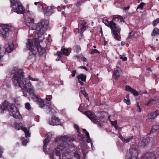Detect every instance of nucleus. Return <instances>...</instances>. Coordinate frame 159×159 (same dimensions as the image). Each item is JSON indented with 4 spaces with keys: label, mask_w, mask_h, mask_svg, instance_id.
<instances>
[{
    "label": "nucleus",
    "mask_w": 159,
    "mask_h": 159,
    "mask_svg": "<svg viewBox=\"0 0 159 159\" xmlns=\"http://www.w3.org/2000/svg\"><path fill=\"white\" fill-rule=\"evenodd\" d=\"M27 143V139H24L22 141V144L24 145H25Z\"/></svg>",
    "instance_id": "obj_46"
},
{
    "label": "nucleus",
    "mask_w": 159,
    "mask_h": 159,
    "mask_svg": "<svg viewBox=\"0 0 159 159\" xmlns=\"http://www.w3.org/2000/svg\"><path fill=\"white\" fill-rule=\"evenodd\" d=\"M48 110H49V111H50L52 112V113H54V111H55L54 110H54H52V109H48Z\"/></svg>",
    "instance_id": "obj_64"
},
{
    "label": "nucleus",
    "mask_w": 159,
    "mask_h": 159,
    "mask_svg": "<svg viewBox=\"0 0 159 159\" xmlns=\"http://www.w3.org/2000/svg\"><path fill=\"white\" fill-rule=\"evenodd\" d=\"M36 98L37 99L39 107L41 108H43L44 107L45 105L43 100L39 96H36Z\"/></svg>",
    "instance_id": "obj_20"
},
{
    "label": "nucleus",
    "mask_w": 159,
    "mask_h": 159,
    "mask_svg": "<svg viewBox=\"0 0 159 159\" xmlns=\"http://www.w3.org/2000/svg\"><path fill=\"white\" fill-rule=\"evenodd\" d=\"M85 135L87 138H89L90 137L88 131H86V132H85Z\"/></svg>",
    "instance_id": "obj_56"
},
{
    "label": "nucleus",
    "mask_w": 159,
    "mask_h": 159,
    "mask_svg": "<svg viewBox=\"0 0 159 159\" xmlns=\"http://www.w3.org/2000/svg\"><path fill=\"white\" fill-rule=\"evenodd\" d=\"M74 127L77 130H80V128H79L78 126L76 124L74 125Z\"/></svg>",
    "instance_id": "obj_57"
},
{
    "label": "nucleus",
    "mask_w": 159,
    "mask_h": 159,
    "mask_svg": "<svg viewBox=\"0 0 159 159\" xmlns=\"http://www.w3.org/2000/svg\"><path fill=\"white\" fill-rule=\"evenodd\" d=\"M151 35L152 36L159 35V29L157 28H155L151 33Z\"/></svg>",
    "instance_id": "obj_24"
},
{
    "label": "nucleus",
    "mask_w": 159,
    "mask_h": 159,
    "mask_svg": "<svg viewBox=\"0 0 159 159\" xmlns=\"http://www.w3.org/2000/svg\"><path fill=\"white\" fill-rule=\"evenodd\" d=\"M123 101L124 102L126 103V104L128 105H130L131 103L129 99H124L123 100Z\"/></svg>",
    "instance_id": "obj_38"
},
{
    "label": "nucleus",
    "mask_w": 159,
    "mask_h": 159,
    "mask_svg": "<svg viewBox=\"0 0 159 159\" xmlns=\"http://www.w3.org/2000/svg\"><path fill=\"white\" fill-rule=\"evenodd\" d=\"M67 137L66 136H61L59 137H57L55 139V142H58L59 141H63L64 143L63 144L61 143V144L60 146L62 144V145L65 147V148H66V144H65V143H66V142H64L65 141L67 140Z\"/></svg>",
    "instance_id": "obj_16"
},
{
    "label": "nucleus",
    "mask_w": 159,
    "mask_h": 159,
    "mask_svg": "<svg viewBox=\"0 0 159 159\" xmlns=\"http://www.w3.org/2000/svg\"><path fill=\"white\" fill-rule=\"evenodd\" d=\"M18 129H22L23 131H24L26 137L27 138L28 137H30V134L29 132V131L28 130L27 128L25 127H24V128H18Z\"/></svg>",
    "instance_id": "obj_23"
},
{
    "label": "nucleus",
    "mask_w": 159,
    "mask_h": 159,
    "mask_svg": "<svg viewBox=\"0 0 159 159\" xmlns=\"http://www.w3.org/2000/svg\"><path fill=\"white\" fill-rule=\"evenodd\" d=\"M26 14V12L23 14L25 21L26 22L25 24L26 25L28 26L29 27V28L30 29V25L32 24H33L34 22V20L33 18H30V17H28V16L27 17Z\"/></svg>",
    "instance_id": "obj_14"
},
{
    "label": "nucleus",
    "mask_w": 159,
    "mask_h": 159,
    "mask_svg": "<svg viewBox=\"0 0 159 159\" xmlns=\"http://www.w3.org/2000/svg\"><path fill=\"white\" fill-rule=\"evenodd\" d=\"M156 101V98H152L149 99L148 102L145 104V105L147 106L149 105L152 102Z\"/></svg>",
    "instance_id": "obj_28"
},
{
    "label": "nucleus",
    "mask_w": 159,
    "mask_h": 159,
    "mask_svg": "<svg viewBox=\"0 0 159 159\" xmlns=\"http://www.w3.org/2000/svg\"><path fill=\"white\" fill-rule=\"evenodd\" d=\"M158 23H159V18L156 19L154 20L152 22V24L154 26H156Z\"/></svg>",
    "instance_id": "obj_34"
},
{
    "label": "nucleus",
    "mask_w": 159,
    "mask_h": 159,
    "mask_svg": "<svg viewBox=\"0 0 159 159\" xmlns=\"http://www.w3.org/2000/svg\"><path fill=\"white\" fill-rule=\"evenodd\" d=\"M141 159H156V157L154 153L149 152L143 155Z\"/></svg>",
    "instance_id": "obj_15"
},
{
    "label": "nucleus",
    "mask_w": 159,
    "mask_h": 159,
    "mask_svg": "<svg viewBox=\"0 0 159 159\" xmlns=\"http://www.w3.org/2000/svg\"><path fill=\"white\" fill-rule=\"evenodd\" d=\"M159 129V125H153L152 127V128L150 131V133H152V132H154L155 131Z\"/></svg>",
    "instance_id": "obj_26"
},
{
    "label": "nucleus",
    "mask_w": 159,
    "mask_h": 159,
    "mask_svg": "<svg viewBox=\"0 0 159 159\" xmlns=\"http://www.w3.org/2000/svg\"><path fill=\"white\" fill-rule=\"evenodd\" d=\"M61 144V145H58L57 147V149H55L52 155L51 156V159H61V153L60 151H62L63 149H65V147Z\"/></svg>",
    "instance_id": "obj_7"
},
{
    "label": "nucleus",
    "mask_w": 159,
    "mask_h": 159,
    "mask_svg": "<svg viewBox=\"0 0 159 159\" xmlns=\"http://www.w3.org/2000/svg\"><path fill=\"white\" fill-rule=\"evenodd\" d=\"M82 60L84 62H86L87 61V60L85 57H83L82 58Z\"/></svg>",
    "instance_id": "obj_59"
},
{
    "label": "nucleus",
    "mask_w": 159,
    "mask_h": 159,
    "mask_svg": "<svg viewBox=\"0 0 159 159\" xmlns=\"http://www.w3.org/2000/svg\"><path fill=\"white\" fill-rule=\"evenodd\" d=\"M120 76V72L117 69L115 70L113 75V77L115 79H117Z\"/></svg>",
    "instance_id": "obj_25"
},
{
    "label": "nucleus",
    "mask_w": 159,
    "mask_h": 159,
    "mask_svg": "<svg viewBox=\"0 0 159 159\" xmlns=\"http://www.w3.org/2000/svg\"><path fill=\"white\" fill-rule=\"evenodd\" d=\"M54 9H56V7L54 6L47 7L45 13L47 14L48 15H51L54 13Z\"/></svg>",
    "instance_id": "obj_18"
},
{
    "label": "nucleus",
    "mask_w": 159,
    "mask_h": 159,
    "mask_svg": "<svg viewBox=\"0 0 159 159\" xmlns=\"http://www.w3.org/2000/svg\"><path fill=\"white\" fill-rule=\"evenodd\" d=\"M82 0L77 1V2L75 4V5L77 8L80 7L82 5Z\"/></svg>",
    "instance_id": "obj_29"
},
{
    "label": "nucleus",
    "mask_w": 159,
    "mask_h": 159,
    "mask_svg": "<svg viewBox=\"0 0 159 159\" xmlns=\"http://www.w3.org/2000/svg\"><path fill=\"white\" fill-rule=\"evenodd\" d=\"M48 22L45 20H41L40 23L37 24L36 26V28L34 29L41 32V30L44 28H46L48 26Z\"/></svg>",
    "instance_id": "obj_10"
},
{
    "label": "nucleus",
    "mask_w": 159,
    "mask_h": 159,
    "mask_svg": "<svg viewBox=\"0 0 159 159\" xmlns=\"http://www.w3.org/2000/svg\"><path fill=\"white\" fill-rule=\"evenodd\" d=\"M12 27L7 25H3L0 26V34L4 38L6 39L8 37L9 33L12 30Z\"/></svg>",
    "instance_id": "obj_6"
},
{
    "label": "nucleus",
    "mask_w": 159,
    "mask_h": 159,
    "mask_svg": "<svg viewBox=\"0 0 159 159\" xmlns=\"http://www.w3.org/2000/svg\"><path fill=\"white\" fill-rule=\"evenodd\" d=\"M12 11L18 14H23L25 12V9L19 0H11Z\"/></svg>",
    "instance_id": "obj_5"
},
{
    "label": "nucleus",
    "mask_w": 159,
    "mask_h": 159,
    "mask_svg": "<svg viewBox=\"0 0 159 159\" xmlns=\"http://www.w3.org/2000/svg\"><path fill=\"white\" fill-rule=\"evenodd\" d=\"M39 118L40 116H36L35 117V120L37 122L39 121Z\"/></svg>",
    "instance_id": "obj_54"
},
{
    "label": "nucleus",
    "mask_w": 159,
    "mask_h": 159,
    "mask_svg": "<svg viewBox=\"0 0 159 159\" xmlns=\"http://www.w3.org/2000/svg\"><path fill=\"white\" fill-rule=\"evenodd\" d=\"M159 115L158 111L157 110L149 114L147 117L149 119H153Z\"/></svg>",
    "instance_id": "obj_19"
},
{
    "label": "nucleus",
    "mask_w": 159,
    "mask_h": 159,
    "mask_svg": "<svg viewBox=\"0 0 159 159\" xmlns=\"http://www.w3.org/2000/svg\"><path fill=\"white\" fill-rule=\"evenodd\" d=\"M150 138L148 137H147L143 139L141 143L142 144V146L144 147L150 142Z\"/></svg>",
    "instance_id": "obj_22"
},
{
    "label": "nucleus",
    "mask_w": 159,
    "mask_h": 159,
    "mask_svg": "<svg viewBox=\"0 0 159 159\" xmlns=\"http://www.w3.org/2000/svg\"><path fill=\"white\" fill-rule=\"evenodd\" d=\"M0 107L2 110L1 113H3L4 110L8 109L11 116H13L16 119L22 120L21 115L20 114L18 109L14 104H9L7 101L5 100L1 104Z\"/></svg>",
    "instance_id": "obj_4"
},
{
    "label": "nucleus",
    "mask_w": 159,
    "mask_h": 159,
    "mask_svg": "<svg viewBox=\"0 0 159 159\" xmlns=\"http://www.w3.org/2000/svg\"><path fill=\"white\" fill-rule=\"evenodd\" d=\"M137 107H138V109H139L138 111L140 112H141L142 110H141V108H140V107H139V103H137Z\"/></svg>",
    "instance_id": "obj_55"
},
{
    "label": "nucleus",
    "mask_w": 159,
    "mask_h": 159,
    "mask_svg": "<svg viewBox=\"0 0 159 159\" xmlns=\"http://www.w3.org/2000/svg\"><path fill=\"white\" fill-rule=\"evenodd\" d=\"M80 92L82 94V93H83L84 92H86L85 88L83 87H81L80 88Z\"/></svg>",
    "instance_id": "obj_47"
},
{
    "label": "nucleus",
    "mask_w": 159,
    "mask_h": 159,
    "mask_svg": "<svg viewBox=\"0 0 159 159\" xmlns=\"http://www.w3.org/2000/svg\"><path fill=\"white\" fill-rule=\"evenodd\" d=\"M133 138V136H131V137H129V138H128L127 139H125V141H124L125 143H128L129 141H130Z\"/></svg>",
    "instance_id": "obj_41"
},
{
    "label": "nucleus",
    "mask_w": 159,
    "mask_h": 159,
    "mask_svg": "<svg viewBox=\"0 0 159 159\" xmlns=\"http://www.w3.org/2000/svg\"><path fill=\"white\" fill-rule=\"evenodd\" d=\"M78 80H80L83 82H85L86 79V75L83 74H80L77 76Z\"/></svg>",
    "instance_id": "obj_21"
},
{
    "label": "nucleus",
    "mask_w": 159,
    "mask_h": 159,
    "mask_svg": "<svg viewBox=\"0 0 159 159\" xmlns=\"http://www.w3.org/2000/svg\"><path fill=\"white\" fill-rule=\"evenodd\" d=\"M120 59H121L123 61H125L127 60V58L126 57H123L122 56H120Z\"/></svg>",
    "instance_id": "obj_45"
},
{
    "label": "nucleus",
    "mask_w": 159,
    "mask_h": 159,
    "mask_svg": "<svg viewBox=\"0 0 159 159\" xmlns=\"http://www.w3.org/2000/svg\"><path fill=\"white\" fill-rule=\"evenodd\" d=\"M108 20L107 18L104 17L102 18V21L106 26L110 28L111 33L114 35V39L120 41V28L119 26L116 25L113 21H120V22H124V21L123 18L121 16L117 15L113 16L112 20L109 21Z\"/></svg>",
    "instance_id": "obj_3"
},
{
    "label": "nucleus",
    "mask_w": 159,
    "mask_h": 159,
    "mask_svg": "<svg viewBox=\"0 0 159 159\" xmlns=\"http://www.w3.org/2000/svg\"><path fill=\"white\" fill-rule=\"evenodd\" d=\"M79 68H81V69H84V70H86L88 71L89 70V69L85 66H80V67H79Z\"/></svg>",
    "instance_id": "obj_48"
},
{
    "label": "nucleus",
    "mask_w": 159,
    "mask_h": 159,
    "mask_svg": "<svg viewBox=\"0 0 159 159\" xmlns=\"http://www.w3.org/2000/svg\"><path fill=\"white\" fill-rule=\"evenodd\" d=\"M100 33L102 35V37L103 36V32H102V28H101L100 30Z\"/></svg>",
    "instance_id": "obj_62"
},
{
    "label": "nucleus",
    "mask_w": 159,
    "mask_h": 159,
    "mask_svg": "<svg viewBox=\"0 0 159 159\" xmlns=\"http://www.w3.org/2000/svg\"><path fill=\"white\" fill-rule=\"evenodd\" d=\"M119 137L120 138V139L123 142H124L125 141V139L122 136L121 134H120L119 135Z\"/></svg>",
    "instance_id": "obj_51"
},
{
    "label": "nucleus",
    "mask_w": 159,
    "mask_h": 159,
    "mask_svg": "<svg viewBox=\"0 0 159 159\" xmlns=\"http://www.w3.org/2000/svg\"><path fill=\"white\" fill-rule=\"evenodd\" d=\"M125 90L127 91L133 93L134 96H138L139 94V93L136 90L131 88L130 86L126 85L125 87Z\"/></svg>",
    "instance_id": "obj_17"
},
{
    "label": "nucleus",
    "mask_w": 159,
    "mask_h": 159,
    "mask_svg": "<svg viewBox=\"0 0 159 159\" xmlns=\"http://www.w3.org/2000/svg\"><path fill=\"white\" fill-rule=\"evenodd\" d=\"M129 153L130 155V157H129L128 159H138V152L137 150L130 149Z\"/></svg>",
    "instance_id": "obj_13"
},
{
    "label": "nucleus",
    "mask_w": 159,
    "mask_h": 159,
    "mask_svg": "<svg viewBox=\"0 0 159 159\" xmlns=\"http://www.w3.org/2000/svg\"><path fill=\"white\" fill-rule=\"evenodd\" d=\"M90 51L91 52H90V53L91 54H93L96 53H98L99 54L100 53L99 51L96 49H91Z\"/></svg>",
    "instance_id": "obj_30"
},
{
    "label": "nucleus",
    "mask_w": 159,
    "mask_h": 159,
    "mask_svg": "<svg viewBox=\"0 0 159 159\" xmlns=\"http://www.w3.org/2000/svg\"><path fill=\"white\" fill-rule=\"evenodd\" d=\"M44 145L43 146V149L44 151L45 152L47 151V145L48 144V142H43Z\"/></svg>",
    "instance_id": "obj_36"
},
{
    "label": "nucleus",
    "mask_w": 159,
    "mask_h": 159,
    "mask_svg": "<svg viewBox=\"0 0 159 159\" xmlns=\"http://www.w3.org/2000/svg\"><path fill=\"white\" fill-rule=\"evenodd\" d=\"M111 124L112 125L114 126L115 128L116 126H117V123L116 121H115V123H111Z\"/></svg>",
    "instance_id": "obj_61"
},
{
    "label": "nucleus",
    "mask_w": 159,
    "mask_h": 159,
    "mask_svg": "<svg viewBox=\"0 0 159 159\" xmlns=\"http://www.w3.org/2000/svg\"><path fill=\"white\" fill-rule=\"evenodd\" d=\"M25 107L29 111H30L31 110L30 105L29 102H26L25 103Z\"/></svg>",
    "instance_id": "obj_35"
},
{
    "label": "nucleus",
    "mask_w": 159,
    "mask_h": 159,
    "mask_svg": "<svg viewBox=\"0 0 159 159\" xmlns=\"http://www.w3.org/2000/svg\"><path fill=\"white\" fill-rule=\"evenodd\" d=\"M14 74L13 76L12 80L14 85L16 86H19L23 90H27L31 87L32 84L29 80L33 81H38L37 78H33L30 75L29 76V80L24 78V73L22 70L16 67L13 68Z\"/></svg>",
    "instance_id": "obj_1"
},
{
    "label": "nucleus",
    "mask_w": 159,
    "mask_h": 159,
    "mask_svg": "<svg viewBox=\"0 0 159 159\" xmlns=\"http://www.w3.org/2000/svg\"><path fill=\"white\" fill-rule=\"evenodd\" d=\"M129 94H127L126 96V98L127 99H129Z\"/></svg>",
    "instance_id": "obj_63"
},
{
    "label": "nucleus",
    "mask_w": 159,
    "mask_h": 159,
    "mask_svg": "<svg viewBox=\"0 0 159 159\" xmlns=\"http://www.w3.org/2000/svg\"><path fill=\"white\" fill-rule=\"evenodd\" d=\"M38 8L40 9H43V3L42 2H39V3L38 5Z\"/></svg>",
    "instance_id": "obj_37"
},
{
    "label": "nucleus",
    "mask_w": 159,
    "mask_h": 159,
    "mask_svg": "<svg viewBox=\"0 0 159 159\" xmlns=\"http://www.w3.org/2000/svg\"><path fill=\"white\" fill-rule=\"evenodd\" d=\"M3 153L2 149L0 146V158L2 157V155Z\"/></svg>",
    "instance_id": "obj_49"
},
{
    "label": "nucleus",
    "mask_w": 159,
    "mask_h": 159,
    "mask_svg": "<svg viewBox=\"0 0 159 159\" xmlns=\"http://www.w3.org/2000/svg\"><path fill=\"white\" fill-rule=\"evenodd\" d=\"M84 114L89 119L93 124H97L99 125H101V123L99 121H96L97 116L93 112L90 111H84Z\"/></svg>",
    "instance_id": "obj_8"
},
{
    "label": "nucleus",
    "mask_w": 159,
    "mask_h": 159,
    "mask_svg": "<svg viewBox=\"0 0 159 159\" xmlns=\"http://www.w3.org/2000/svg\"><path fill=\"white\" fill-rule=\"evenodd\" d=\"M76 70H73L71 71V75L73 77H74L76 73Z\"/></svg>",
    "instance_id": "obj_44"
},
{
    "label": "nucleus",
    "mask_w": 159,
    "mask_h": 159,
    "mask_svg": "<svg viewBox=\"0 0 159 159\" xmlns=\"http://www.w3.org/2000/svg\"><path fill=\"white\" fill-rule=\"evenodd\" d=\"M50 134L48 133L46 135V138L43 141V142H48V143L49 142L51 139V136L50 135Z\"/></svg>",
    "instance_id": "obj_27"
},
{
    "label": "nucleus",
    "mask_w": 159,
    "mask_h": 159,
    "mask_svg": "<svg viewBox=\"0 0 159 159\" xmlns=\"http://www.w3.org/2000/svg\"><path fill=\"white\" fill-rule=\"evenodd\" d=\"M119 137L120 138V139L123 142H124L125 141V139L122 136L121 134H120L119 135Z\"/></svg>",
    "instance_id": "obj_50"
},
{
    "label": "nucleus",
    "mask_w": 159,
    "mask_h": 159,
    "mask_svg": "<svg viewBox=\"0 0 159 159\" xmlns=\"http://www.w3.org/2000/svg\"><path fill=\"white\" fill-rule=\"evenodd\" d=\"M150 47L152 50L153 51H155L156 50V48L155 47H153V46H152L151 45L150 46Z\"/></svg>",
    "instance_id": "obj_58"
},
{
    "label": "nucleus",
    "mask_w": 159,
    "mask_h": 159,
    "mask_svg": "<svg viewBox=\"0 0 159 159\" xmlns=\"http://www.w3.org/2000/svg\"><path fill=\"white\" fill-rule=\"evenodd\" d=\"M74 156L78 159H80V155L77 152H75L74 154Z\"/></svg>",
    "instance_id": "obj_42"
},
{
    "label": "nucleus",
    "mask_w": 159,
    "mask_h": 159,
    "mask_svg": "<svg viewBox=\"0 0 159 159\" xmlns=\"http://www.w3.org/2000/svg\"><path fill=\"white\" fill-rule=\"evenodd\" d=\"M51 102L50 101L47 102L46 103V105L48 107V109H52V110L54 111V109L52 107Z\"/></svg>",
    "instance_id": "obj_33"
},
{
    "label": "nucleus",
    "mask_w": 159,
    "mask_h": 159,
    "mask_svg": "<svg viewBox=\"0 0 159 159\" xmlns=\"http://www.w3.org/2000/svg\"><path fill=\"white\" fill-rule=\"evenodd\" d=\"M87 139L86 141L88 143H91L92 141L91 139H90V137L89 138H87Z\"/></svg>",
    "instance_id": "obj_53"
},
{
    "label": "nucleus",
    "mask_w": 159,
    "mask_h": 159,
    "mask_svg": "<svg viewBox=\"0 0 159 159\" xmlns=\"http://www.w3.org/2000/svg\"><path fill=\"white\" fill-rule=\"evenodd\" d=\"M61 52L60 51H57L55 55L58 56V57L56 59L57 61H59L60 60L61 57L62 56V54L68 56L70 54L68 49L65 48L64 46L61 47Z\"/></svg>",
    "instance_id": "obj_9"
},
{
    "label": "nucleus",
    "mask_w": 159,
    "mask_h": 159,
    "mask_svg": "<svg viewBox=\"0 0 159 159\" xmlns=\"http://www.w3.org/2000/svg\"><path fill=\"white\" fill-rule=\"evenodd\" d=\"M21 125H22V124L21 123H20L19 124H16L15 125V127L16 129L18 130H19L20 129H18V128H24V127H22L21 126Z\"/></svg>",
    "instance_id": "obj_32"
},
{
    "label": "nucleus",
    "mask_w": 159,
    "mask_h": 159,
    "mask_svg": "<svg viewBox=\"0 0 159 159\" xmlns=\"http://www.w3.org/2000/svg\"><path fill=\"white\" fill-rule=\"evenodd\" d=\"M48 123L52 125H61L60 120L55 116H52L51 119L49 120Z\"/></svg>",
    "instance_id": "obj_11"
},
{
    "label": "nucleus",
    "mask_w": 159,
    "mask_h": 159,
    "mask_svg": "<svg viewBox=\"0 0 159 159\" xmlns=\"http://www.w3.org/2000/svg\"><path fill=\"white\" fill-rule=\"evenodd\" d=\"M153 78L155 79L156 81H157L158 80V76L156 74H153L152 75Z\"/></svg>",
    "instance_id": "obj_43"
},
{
    "label": "nucleus",
    "mask_w": 159,
    "mask_h": 159,
    "mask_svg": "<svg viewBox=\"0 0 159 159\" xmlns=\"http://www.w3.org/2000/svg\"><path fill=\"white\" fill-rule=\"evenodd\" d=\"M26 48L30 50L28 59L35 60L37 54L39 57H43L45 58L46 54V49L40 45L38 38H35L33 40L28 39Z\"/></svg>",
    "instance_id": "obj_2"
},
{
    "label": "nucleus",
    "mask_w": 159,
    "mask_h": 159,
    "mask_svg": "<svg viewBox=\"0 0 159 159\" xmlns=\"http://www.w3.org/2000/svg\"><path fill=\"white\" fill-rule=\"evenodd\" d=\"M87 23L84 20L80 21L79 23L78 32L82 34L86 30Z\"/></svg>",
    "instance_id": "obj_12"
},
{
    "label": "nucleus",
    "mask_w": 159,
    "mask_h": 159,
    "mask_svg": "<svg viewBox=\"0 0 159 159\" xmlns=\"http://www.w3.org/2000/svg\"><path fill=\"white\" fill-rule=\"evenodd\" d=\"M78 82L81 85H83L84 84V82H82V81H81V80H78Z\"/></svg>",
    "instance_id": "obj_60"
},
{
    "label": "nucleus",
    "mask_w": 159,
    "mask_h": 159,
    "mask_svg": "<svg viewBox=\"0 0 159 159\" xmlns=\"http://www.w3.org/2000/svg\"><path fill=\"white\" fill-rule=\"evenodd\" d=\"M52 98V96L51 95H48L47 96L46 99L48 101H50Z\"/></svg>",
    "instance_id": "obj_40"
},
{
    "label": "nucleus",
    "mask_w": 159,
    "mask_h": 159,
    "mask_svg": "<svg viewBox=\"0 0 159 159\" xmlns=\"http://www.w3.org/2000/svg\"><path fill=\"white\" fill-rule=\"evenodd\" d=\"M82 94L84 96V97L86 98V99L89 100V98L88 94L86 92H84L83 93H82Z\"/></svg>",
    "instance_id": "obj_39"
},
{
    "label": "nucleus",
    "mask_w": 159,
    "mask_h": 159,
    "mask_svg": "<svg viewBox=\"0 0 159 159\" xmlns=\"http://www.w3.org/2000/svg\"><path fill=\"white\" fill-rule=\"evenodd\" d=\"M145 4L144 2H141L139 5L138 6L137 10L138 9H140V10H142L143 8L144 5Z\"/></svg>",
    "instance_id": "obj_31"
},
{
    "label": "nucleus",
    "mask_w": 159,
    "mask_h": 159,
    "mask_svg": "<svg viewBox=\"0 0 159 159\" xmlns=\"http://www.w3.org/2000/svg\"><path fill=\"white\" fill-rule=\"evenodd\" d=\"M76 49L77 51L78 52H79L81 50V48L79 46L76 45Z\"/></svg>",
    "instance_id": "obj_52"
}]
</instances>
